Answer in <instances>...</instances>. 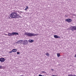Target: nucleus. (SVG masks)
Segmentation results:
<instances>
[{
  "instance_id": "f257e3e1",
  "label": "nucleus",
  "mask_w": 76,
  "mask_h": 76,
  "mask_svg": "<svg viewBox=\"0 0 76 76\" xmlns=\"http://www.w3.org/2000/svg\"><path fill=\"white\" fill-rule=\"evenodd\" d=\"M24 35L28 37H35V36H38V34H35L34 33L26 32L24 33Z\"/></svg>"
},
{
  "instance_id": "f03ea898",
  "label": "nucleus",
  "mask_w": 76,
  "mask_h": 76,
  "mask_svg": "<svg viewBox=\"0 0 76 76\" xmlns=\"http://www.w3.org/2000/svg\"><path fill=\"white\" fill-rule=\"evenodd\" d=\"M18 15L16 13L13 12L10 14V16L11 18L16 19V18H18Z\"/></svg>"
},
{
  "instance_id": "7ed1b4c3",
  "label": "nucleus",
  "mask_w": 76,
  "mask_h": 76,
  "mask_svg": "<svg viewBox=\"0 0 76 76\" xmlns=\"http://www.w3.org/2000/svg\"><path fill=\"white\" fill-rule=\"evenodd\" d=\"M15 35H18L19 33L17 32H12V33H9L8 34V35L10 37V36H13Z\"/></svg>"
},
{
  "instance_id": "20e7f679",
  "label": "nucleus",
  "mask_w": 76,
  "mask_h": 76,
  "mask_svg": "<svg viewBox=\"0 0 76 76\" xmlns=\"http://www.w3.org/2000/svg\"><path fill=\"white\" fill-rule=\"evenodd\" d=\"M71 30H72V31H74V30L76 31V26H72L71 28Z\"/></svg>"
},
{
  "instance_id": "39448f33",
  "label": "nucleus",
  "mask_w": 76,
  "mask_h": 76,
  "mask_svg": "<svg viewBox=\"0 0 76 76\" xmlns=\"http://www.w3.org/2000/svg\"><path fill=\"white\" fill-rule=\"evenodd\" d=\"M5 61V59L4 58H0V61L1 62H4Z\"/></svg>"
},
{
  "instance_id": "423d86ee",
  "label": "nucleus",
  "mask_w": 76,
  "mask_h": 76,
  "mask_svg": "<svg viewBox=\"0 0 76 76\" xmlns=\"http://www.w3.org/2000/svg\"><path fill=\"white\" fill-rule=\"evenodd\" d=\"M28 44V41L27 40H24L23 41V44L25 45H26V44Z\"/></svg>"
},
{
  "instance_id": "0eeeda50",
  "label": "nucleus",
  "mask_w": 76,
  "mask_h": 76,
  "mask_svg": "<svg viewBox=\"0 0 76 76\" xmlns=\"http://www.w3.org/2000/svg\"><path fill=\"white\" fill-rule=\"evenodd\" d=\"M23 41V40H18V42H16V44H20V43H21Z\"/></svg>"
},
{
  "instance_id": "6e6552de",
  "label": "nucleus",
  "mask_w": 76,
  "mask_h": 76,
  "mask_svg": "<svg viewBox=\"0 0 76 76\" xmlns=\"http://www.w3.org/2000/svg\"><path fill=\"white\" fill-rule=\"evenodd\" d=\"M66 20V22H72V19L69 18H68L66 20Z\"/></svg>"
},
{
  "instance_id": "1a4fd4ad",
  "label": "nucleus",
  "mask_w": 76,
  "mask_h": 76,
  "mask_svg": "<svg viewBox=\"0 0 76 76\" xmlns=\"http://www.w3.org/2000/svg\"><path fill=\"white\" fill-rule=\"evenodd\" d=\"M54 37L55 38H60V36H58L57 35H54Z\"/></svg>"
},
{
  "instance_id": "9d476101",
  "label": "nucleus",
  "mask_w": 76,
  "mask_h": 76,
  "mask_svg": "<svg viewBox=\"0 0 76 76\" xmlns=\"http://www.w3.org/2000/svg\"><path fill=\"white\" fill-rule=\"evenodd\" d=\"M12 52H16V51H17V49H13L12 50Z\"/></svg>"
},
{
  "instance_id": "9b49d317",
  "label": "nucleus",
  "mask_w": 76,
  "mask_h": 76,
  "mask_svg": "<svg viewBox=\"0 0 76 76\" xmlns=\"http://www.w3.org/2000/svg\"><path fill=\"white\" fill-rule=\"evenodd\" d=\"M28 41L29 42H30V43H32V42H34V41L31 39H30L28 40Z\"/></svg>"
},
{
  "instance_id": "f8f14e48",
  "label": "nucleus",
  "mask_w": 76,
  "mask_h": 76,
  "mask_svg": "<svg viewBox=\"0 0 76 76\" xmlns=\"http://www.w3.org/2000/svg\"><path fill=\"white\" fill-rule=\"evenodd\" d=\"M68 76H76V75H72V74L68 75Z\"/></svg>"
},
{
  "instance_id": "ddd939ff",
  "label": "nucleus",
  "mask_w": 76,
  "mask_h": 76,
  "mask_svg": "<svg viewBox=\"0 0 76 76\" xmlns=\"http://www.w3.org/2000/svg\"><path fill=\"white\" fill-rule=\"evenodd\" d=\"M45 54H46V55L47 56V57H49V56H50V54H49L48 53L47 54L46 53Z\"/></svg>"
},
{
  "instance_id": "4468645a",
  "label": "nucleus",
  "mask_w": 76,
  "mask_h": 76,
  "mask_svg": "<svg viewBox=\"0 0 76 76\" xmlns=\"http://www.w3.org/2000/svg\"><path fill=\"white\" fill-rule=\"evenodd\" d=\"M57 54L58 57H60V53H58Z\"/></svg>"
},
{
  "instance_id": "2eb2a0df",
  "label": "nucleus",
  "mask_w": 76,
  "mask_h": 76,
  "mask_svg": "<svg viewBox=\"0 0 76 76\" xmlns=\"http://www.w3.org/2000/svg\"><path fill=\"white\" fill-rule=\"evenodd\" d=\"M28 9V7L26 6V7L25 9V10H26Z\"/></svg>"
},
{
  "instance_id": "dca6fc26",
  "label": "nucleus",
  "mask_w": 76,
  "mask_h": 76,
  "mask_svg": "<svg viewBox=\"0 0 76 76\" xmlns=\"http://www.w3.org/2000/svg\"><path fill=\"white\" fill-rule=\"evenodd\" d=\"M42 73H45L46 72H44V71H42Z\"/></svg>"
},
{
  "instance_id": "f3484780",
  "label": "nucleus",
  "mask_w": 76,
  "mask_h": 76,
  "mask_svg": "<svg viewBox=\"0 0 76 76\" xmlns=\"http://www.w3.org/2000/svg\"><path fill=\"white\" fill-rule=\"evenodd\" d=\"M17 54H20V52H17Z\"/></svg>"
},
{
  "instance_id": "a211bd4d",
  "label": "nucleus",
  "mask_w": 76,
  "mask_h": 76,
  "mask_svg": "<svg viewBox=\"0 0 76 76\" xmlns=\"http://www.w3.org/2000/svg\"><path fill=\"white\" fill-rule=\"evenodd\" d=\"M12 52H13V51H12H12H10L9 52V53H12Z\"/></svg>"
},
{
  "instance_id": "6ab92c4d",
  "label": "nucleus",
  "mask_w": 76,
  "mask_h": 76,
  "mask_svg": "<svg viewBox=\"0 0 76 76\" xmlns=\"http://www.w3.org/2000/svg\"><path fill=\"white\" fill-rule=\"evenodd\" d=\"M39 76H44V75H39Z\"/></svg>"
},
{
  "instance_id": "aec40b11",
  "label": "nucleus",
  "mask_w": 76,
  "mask_h": 76,
  "mask_svg": "<svg viewBox=\"0 0 76 76\" xmlns=\"http://www.w3.org/2000/svg\"><path fill=\"white\" fill-rule=\"evenodd\" d=\"M0 69H2V66H0Z\"/></svg>"
},
{
  "instance_id": "412c9836",
  "label": "nucleus",
  "mask_w": 76,
  "mask_h": 76,
  "mask_svg": "<svg viewBox=\"0 0 76 76\" xmlns=\"http://www.w3.org/2000/svg\"><path fill=\"white\" fill-rule=\"evenodd\" d=\"M4 35H6V36H7V35H7L6 34H5Z\"/></svg>"
},
{
  "instance_id": "4be33fe9",
  "label": "nucleus",
  "mask_w": 76,
  "mask_h": 76,
  "mask_svg": "<svg viewBox=\"0 0 76 76\" xmlns=\"http://www.w3.org/2000/svg\"><path fill=\"white\" fill-rule=\"evenodd\" d=\"M19 17L20 18H22V17L20 16H19Z\"/></svg>"
},
{
  "instance_id": "5701e85b",
  "label": "nucleus",
  "mask_w": 76,
  "mask_h": 76,
  "mask_svg": "<svg viewBox=\"0 0 76 76\" xmlns=\"http://www.w3.org/2000/svg\"><path fill=\"white\" fill-rule=\"evenodd\" d=\"M51 70H52V71L54 70V69H51Z\"/></svg>"
},
{
  "instance_id": "b1692460",
  "label": "nucleus",
  "mask_w": 76,
  "mask_h": 76,
  "mask_svg": "<svg viewBox=\"0 0 76 76\" xmlns=\"http://www.w3.org/2000/svg\"><path fill=\"white\" fill-rule=\"evenodd\" d=\"M9 19H10V17H9Z\"/></svg>"
},
{
  "instance_id": "393cba45",
  "label": "nucleus",
  "mask_w": 76,
  "mask_h": 76,
  "mask_svg": "<svg viewBox=\"0 0 76 76\" xmlns=\"http://www.w3.org/2000/svg\"><path fill=\"white\" fill-rule=\"evenodd\" d=\"M20 76H22V75H20Z\"/></svg>"
}]
</instances>
